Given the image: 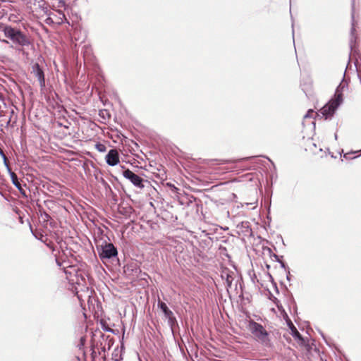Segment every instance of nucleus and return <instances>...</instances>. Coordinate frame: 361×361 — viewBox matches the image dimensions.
Instances as JSON below:
<instances>
[{"label":"nucleus","mask_w":361,"mask_h":361,"mask_svg":"<svg viewBox=\"0 0 361 361\" xmlns=\"http://www.w3.org/2000/svg\"><path fill=\"white\" fill-rule=\"evenodd\" d=\"M4 35L10 39L14 44L22 47L28 46L30 44L28 37L19 29L10 25H5L3 27Z\"/></svg>","instance_id":"nucleus-2"},{"label":"nucleus","mask_w":361,"mask_h":361,"mask_svg":"<svg viewBox=\"0 0 361 361\" xmlns=\"http://www.w3.org/2000/svg\"><path fill=\"white\" fill-rule=\"evenodd\" d=\"M266 158L268 159V161H269L274 165L273 161L269 157H266Z\"/></svg>","instance_id":"nucleus-34"},{"label":"nucleus","mask_w":361,"mask_h":361,"mask_svg":"<svg viewBox=\"0 0 361 361\" xmlns=\"http://www.w3.org/2000/svg\"><path fill=\"white\" fill-rule=\"evenodd\" d=\"M85 342H86V338L85 336H82L80 337V341H79V343H78L77 345V348L79 349V350H82L84 348V346L85 345Z\"/></svg>","instance_id":"nucleus-16"},{"label":"nucleus","mask_w":361,"mask_h":361,"mask_svg":"<svg viewBox=\"0 0 361 361\" xmlns=\"http://www.w3.org/2000/svg\"><path fill=\"white\" fill-rule=\"evenodd\" d=\"M105 160L109 166H114L120 162L119 153L116 149H110L105 157Z\"/></svg>","instance_id":"nucleus-8"},{"label":"nucleus","mask_w":361,"mask_h":361,"mask_svg":"<svg viewBox=\"0 0 361 361\" xmlns=\"http://www.w3.org/2000/svg\"><path fill=\"white\" fill-rule=\"evenodd\" d=\"M319 116V114L312 109H309L306 114L304 116L305 118H314V116Z\"/></svg>","instance_id":"nucleus-18"},{"label":"nucleus","mask_w":361,"mask_h":361,"mask_svg":"<svg viewBox=\"0 0 361 361\" xmlns=\"http://www.w3.org/2000/svg\"><path fill=\"white\" fill-rule=\"evenodd\" d=\"M348 88V80L345 79V74L343 78L337 86L334 96L331 98L328 103H326L319 111L320 114L325 118V119L331 118L337 109L343 103V92Z\"/></svg>","instance_id":"nucleus-1"},{"label":"nucleus","mask_w":361,"mask_h":361,"mask_svg":"<svg viewBox=\"0 0 361 361\" xmlns=\"http://www.w3.org/2000/svg\"><path fill=\"white\" fill-rule=\"evenodd\" d=\"M3 159V161H4V166H6L7 171H8V173H10L11 172H13V171L11 170L10 166H9V164H8V159L6 157V156H4L2 157Z\"/></svg>","instance_id":"nucleus-21"},{"label":"nucleus","mask_w":361,"mask_h":361,"mask_svg":"<svg viewBox=\"0 0 361 361\" xmlns=\"http://www.w3.org/2000/svg\"><path fill=\"white\" fill-rule=\"evenodd\" d=\"M86 356H87V355H86V352H85V351H84V352H83V357H84V360H85V361H86Z\"/></svg>","instance_id":"nucleus-32"},{"label":"nucleus","mask_w":361,"mask_h":361,"mask_svg":"<svg viewBox=\"0 0 361 361\" xmlns=\"http://www.w3.org/2000/svg\"><path fill=\"white\" fill-rule=\"evenodd\" d=\"M237 228L239 229V232L242 233L245 236L251 235L252 233L250 224L248 221H242L238 224Z\"/></svg>","instance_id":"nucleus-10"},{"label":"nucleus","mask_w":361,"mask_h":361,"mask_svg":"<svg viewBox=\"0 0 361 361\" xmlns=\"http://www.w3.org/2000/svg\"><path fill=\"white\" fill-rule=\"evenodd\" d=\"M101 350H102V352H105V350H106L105 347H104H104H102V348H101Z\"/></svg>","instance_id":"nucleus-35"},{"label":"nucleus","mask_w":361,"mask_h":361,"mask_svg":"<svg viewBox=\"0 0 361 361\" xmlns=\"http://www.w3.org/2000/svg\"><path fill=\"white\" fill-rule=\"evenodd\" d=\"M91 358H92V361H95L97 357V353L94 350V346L92 345L91 346Z\"/></svg>","instance_id":"nucleus-23"},{"label":"nucleus","mask_w":361,"mask_h":361,"mask_svg":"<svg viewBox=\"0 0 361 361\" xmlns=\"http://www.w3.org/2000/svg\"><path fill=\"white\" fill-rule=\"evenodd\" d=\"M103 329H104V331H107V332H112L113 331V330L111 328L106 327V326H104Z\"/></svg>","instance_id":"nucleus-29"},{"label":"nucleus","mask_w":361,"mask_h":361,"mask_svg":"<svg viewBox=\"0 0 361 361\" xmlns=\"http://www.w3.org/2000/svg\"><path fill=\"white\" fill-rule=\"evenodd\" d=\"M56 262L58 266H59V267L61 266V263L57 259H56Z\"/></svg>","instance_id":"nucleus-31"},{"label":"nucleus","mask_w":361,"mask_h":361,"mask_svg":"<svg viewBox=\"0 0 361 361\" xmlns=\"http://www.w3.org/2000/svg\"><path fill=\"white\" fill-rule=\"evenodd\" d=\"M210 161L216 162V164H225L233 162V161L227 160V159H211Z\"/></svg>","instance_id":"nucleus-20"},{"label":"nucleus","mask_w":361,"mask_h":361,"mask_svg":"<svg viewBox=\"0 0 361 361\" xmlns=\"http://www.w3.org/2000/svg\"><path fill=\"white\" fill-rule=\"evenodd\" d=\"M173 188L175 189V190H177V188L175 187L174 185H173Z\"/></svg>","instance_id":"nucleus-40"},{"label":"nucleus","mask_w":361,"mask_h":361,"mask_svg":"<svg viewBox=\"0 0 361 361\" xmlns=\"http://www.w3.org/2000/svg\"><path fill=\"white\" fill-rule=\"evenodd\" d=\"M96 249L98 255L103 263L117 258V248L111 243H106V241H104L102 244L97 245Z\"/></svg>","instance_id":"nucleus-4"},{"label":"nucleus","mask_w":361,"mask_h":361,"mask_svg":"<svg viewBox=\"0 0 361 361\" xmlns=\"http://www.w3.org/2000/svg\"><path fill=\"white\" fill-rule=\"evenodd\" d=\"M233 273L229 271H224L221 274V278L225 279V283L226 284L227 290L231 288L232 282L233 280Z\"/></svg>","instance_id":"nucleus-11"},{"label":"nucleus","mask_w":361,"mask_h":361,"mask_svg":"<svg viewBox=\"0 0 361 361\" xmlns=\"http://www.w3.org/2000/svg\"><path fill=\"white\" fill-rule=\"evenodd\" d=\"M0 156L1 157H3L4 156H5V154L4 152V151L0 148Z\"/></svg>","instance_id":"nucleus-30"},{"label":"nucleus","mask_w":361,"mask_h":361,"mask_svg":"<svg viewBox=\"0 0 361 361\" xmlns=\"http://www.w3.org/2000/svg\"><path fill=\"white\" fill-rule=\"evenodd\" d=\"M11 119L7 122V125L10 123Z\"/></svg>","instance_id":"nucleus-39"},{"label":"nucleus","mask_w":361,"mask_h":361,"mask_svg":"<svg viewBox=\"0 0 361 361\" xmlns=\"http://www.w3.org/2000/svg\"><path fill=\"white\" fill-rule=\"evenodd\" d=\"M59 1V5L58 7H64L66 6V2L64 0H58Z\"/></svg>","instance_id":"nucleus-25"},{"label":"nucleus","mask_w":361,"mask_h":361,"mask_svg":"<svg viewBox=\"0 0 361 361\" xmlns=\"http://www.w3.org/2000/svg\"><path fill=\"white\" fill-rule=\"evenodd\" d=\"M357 35L355 34V0H352V12H351V29L349 39V46L350 49V53L349 56L348 63L350 62V58L353 56L355 58L358 54L357 44Z\"/></svg>","instance_id":"nucleus-5"},{"label":"nucleus","mask_w":361,"mask_h":361,"mask_svg":"<svg viewBox=\"0 0 361 361\" xmlns=\"http://www.w3.org/2000/svg\"><path fill=\"white\" fill-rule=\"evenodd\" d=\"M168 320V324L170 326V327L171 328V329L173 330V326L177 324V320H176V318L175 317V316L171 317V318H169L167 319Z\"/></svg>","instance_id":"nucleus-19"},{"label":"nucleus","mask_w":361,"mask_h":361,"mask_svg":"<svg viewBox=\"0 0 361 361\" xmlns=\"http://www.w3.org/2000/svg\"><path fill=\"white\" fill-rule=\"evenodd\" d=\"M10 176H11V181H12V183L15 185V187L16 188H19V187H20L21 183L18 178V176L16 175V173H15L13 171V172H11L9 173Z\"/></svg>","instance_id":"nucleus-14"},{"label":"nucleus","mask_w":361,"mask_h":361,"mask_svg":"<svg viewBox=\"0 0 361 361\" xmlns=\"http://www.w3.org/2000/svg\"><path fill=\"white\" fill-rule=\"evenodd\" d=\"M18 190L20 191V192L24 196V197H27V195H26V192L25 190L22 188V185H20V187H19V188H18Z\"/></svg>","instance_id":"nucleus-26"},{"label":"nucleus","mask_w":361,"mask_h":361,"mask_svg":"<svg viewBox=\"0 0 361 361\" xmlns=\"http://www.w3.org/2000/svg\"><path fill=\"white\" fill-rule=\"evenodd\" d=\"M39 207V217L43 221V222H48L51 219L50 215L47 213L40 206Z\"/></svg>","instance_id":"nucleus-13"},{"label":"nucleus","mask_w":361,"mask_h":361,"mask_svg":"<svg viewBox=\"0 0 361 361\" xmlns=\"http://www.w3.org/2000/svg\"><path fill=\"white\" fill-rule=\"evenodd\" d=\"M249 329L257 341L267 347L271 345L269 333L261 324L251 321L249 324Z\"/></svg>","instance_id":"nucleus-3"},{"label":"nucleus","mask_w":361,"mask_h":361,"mask_svg":"<svg viewBox=\"0 0 361 361\" xmlns=\"http://www.w3.org/2000/svg\"><path fill=\"white\" fill-rule=\"evenodd\" d=\"M287 325L290 330V334L292 336L298 341V343L302 346H305L307 345L306 340L304 337L299 333L296 327L294 326L293 322L290 319L286 320Z\"/></svg>","instance_id":"nucleus-7"},{"label":"nucleus","mask_w":361,"mask_h":361,"mask_svg":"<svg viewBox=\"0 0 361 361\" xmlns=\"http://www.w3.org/2000/svg\"><path fill=\"white\" fill-rule=\"evenodd\" d=\"M254 157H253V156L252 157H244V158L239 159L236 160V161L240 162V161H245V160H248V159H252Z\"/></svg>","instance_id":"nucleus-27"},{"label":"nucleus","mask_w":361,"mask_h":361,"mask_svg":"<svg viewBox=\"0 0 361 361\" xmlns=\"http://www.w3.org/2000/svg\"><path fill=\"white\" fill-rule=\"evenodd\" d=\"M76 359H77V360L80 361V357H78V356L76 357Z\"/></svg>","instance_id":"nucleus-38"},{"label":"nucleus","mask_w":361,"mask_h":361,"mask_svg":"<svg viewBox=\"0 0 361 361\" xmlns=\"http://www.w3.org/2000/svg\"><path fill=\"white\" fill-rule=\"evenodd\" d=\"M32 73L37 78L41 87L45 86L44 73L39 63H35L32 66Z\"/></svg>","instance_id":"nucleus-9"},{"label":"nucleus","mask_w":361,"mask_h":361,"mask_svg":"<svg viewBox=\"0 0 361 361\" xmlns=\"http://www.w3.org/2000/svg\"><path fill=\"white\" fill-rule=\"evenodd\" d=\"M285 271L287 272L286 279L290 281V279H291V275H290V269H286Z\"/></svg>","instance_id":"nucleus-28"},{"label":"nucleus","mask_w":361,"mask_h":361,"mask_svg":"<svg viewBox=\"0 0 361 361\" xmlns=\"http://www.w3.org/2000/svg\"><path fill=\"white\" fill-rule=\"evenodd\" d=\"M157 306L159 308H160L161 310L163 313L169 309L167 307L166 304L165 302L161 301L160 300H158Z\"/></svg>","instance_id":"nucleus-17"},{"label":"nucleus","mask_w":361,"mask_h":361,"mask_svg":"<svg viewBox=\"0 0 361 361\" xmlns=\"http://www.w3.org/2000/svg\"><path fill=\"white\" fill-rule=\"evenodd\" d=\"M292 27L293 28V23L292 24ZM292 33H293V37L294 38V30L293 29Z\"/></svg>","instance_id":"nucleus-33"},{"label":"nucleus","mask_w":361,"mask_h":361,"mask_svg":"<svg viewBox=\"0 0 361 361\" xmlns=\"http://www.w3.org/2000/svg\"><path fill=\"white\" fill-rule=\"evenodd\" d=\"M334 137H335V140H337V138H338L337 133H335V134H334Z\"/></svg>","instance_id":"nucleus-37"},{"label":"nucleus","mask_w":361,"mask_h":361,"mask_svg":"<svg viewBox=\"0 0 361 361\" xmlns=\"http://www.w3.org/2000/svg\"><path fill=\"white\" fill-rule=\"evenodd\" d=\"M360 154H358V156H360L361 155V151L359 152Z\"/></svg>","instance_id":"nucleus-41"},{"label":"nucleus","mask_w":361,"mask_h":361,"mask_svg":"<svg viewBox=\"0 0 361 361\" xmlns=\"http://www.w3.org/2000/svg\"><path fill=\"white\" fill-rule=\"evenodd\" d=\"M62 16H63V18H62V19H64L65 20H67V19H66V18L65 15L62 13Z\"/></svg>","instance_id":"nucleus-36"},{"label":"nucleus","mask_w":361,"mask_h":361,"mask_svg":"<svg viewBox=\"0 0 361 361\" xmlns=\"http://www.w3.org/2000/svg\"><path fill=\"white\" fill-rule=\"evenodd\" d=\"M95 148L99 152H104L106 151V145L100 142H97L95 145Z\"/></svg>","instance_id":"nucleus-15"},{"label":"nucleus","mask_w":361,"mask_h":361,"mask_svg":"<svg viewBox=\"0 0 361 361\" xmlns=\"http://www.w3.org/2000/svg\"><path fill=\"white\" fill-rule=\"evenodd\" d=\"M269 251L270 252L271 258H274L278 263H279L281 268H283L284 270L288 269V267L286 265V264L281 259L283 256H279L276 254L271 253V250L270 248H269Z\"/></svg>","instance_id":"nucleus-12"},{"label":"nucleus","mask_w":361,"mask_h":361,"mask_svg":"<svg viewBox=\"0 0 361 361\" xmlns=\"http://www.w3.org/2000/svg\"><path fill=\"white\" fill-rule=\"evenodd\" d=\"M360 151H351L350 152L345 153L343 154V158L345 159H352V157H350V154H353L355 153H359ZM359 157L358 155L356 157H353V159H355L356 157Z\"/></svg>","instance_id":"nucleus-22"},{"label":"nucleus","mask_w":361,"mask_h":361,"mask_svg":"<svg viewBox=\"0 0 361 361\" xmlns=\"http://www.w3.org/2000/svg\"><path fill=\"white\" fill-rule=\"evenodd\" d=\"M164 315L166 319L171 318L174 316L173 312L170 309L164 312Z\"/></svg>","instance_id":"nucleus-24"},{"label":"nucleus","mask_w":361,"mask_h":361,"mask_svg":"<svg viewBox=\"0 0 361 361\" xmlns=\"http://www.w3.org/2000/svg\"><path fill=\"white\" fill-rule=\"evenodd\" d=\"M123 176L124 178L129 180L131 182V183L135 187L139 188L140 189L145 187L143 184V178L133 173L130 169H127L124 170L123 172Z\"/></svg>","instance_id":"nucleus-6"}]
</instances>
